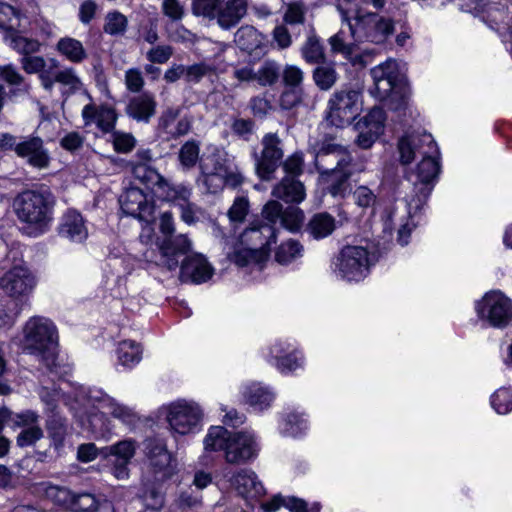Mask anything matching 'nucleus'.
<instances>
[{"label":"nucleus","instance_id":"nucleus-21","mask_svg":"<svg viewBox=\"0 0 512 512\" xmlns=\"http://www.w3.org/2000/svg\"><path fill=\"white\" fill-rule=\"evenodd\" d=\"M81 115L85 126L94 124L103 133L112 132L118 119L116 110L107 104H87L83 107Z\"/></svg>","mask_w":512,"mask_h":512},{"label":"nucleus","instance_id":"nucleus-11","mask_svg":"<svg viewBox=\"0 0 512 512\" xmlns=\"http://www.w3.org/2000/svg\"><path fill=\"white\" fill-rule=\"evenodd\" d=\"M121 209L126 215L135 217L146 223L140 238L149 242L153 235L151 223L153 221L154 204L148 200L146 194L137 187H129L119 199Z\"/></svg>","mask_w":512,"mask_h":512},{"label":"nucleus","instance_id":"nucleus-7","mask_svg":"<svg viewBox=\"0 0 512 512\" xmlns=\"http://www.w3.org/2000/svg\"><path fill=\"white\" fill-rule=\"evenodd\" d=\"M145 463L147 465L146 481L161 483L176 473V460L168 451L166 443L161 439L145 441Z\"/></svg>","mask_w":512,"mask_h":512},{"label":"nucleus","instance_id":"nucleus-44","mask_svg":"<svg viewBox=\"0 0 512 512\" xmlns=\"http://www.w3.org/2000/svg\"><path fill=\"white\" fill-rule=\"evenodd\" d=\"M307 427V420L304 415L293 412L282 420L281 431L287 436L296 437L304 432Z\"/></svg>","mask_w":512,"mask_h":512},{"label":"nucleus","instance_id":"nucleus-23","mask_svg":"<svg viewBox=\"0 0 512 512\" xmlns=\"http://www.w3.org/2000/svg\"><path fill=\"white\" fill-rule=\"evenodd\" d=\"M59 235L72 242L81 243L86 240L88 230L82 215L75 210H68L61 219Z\"/></svg>","mask_w":512,"mask_h":512},{"label":"nucleus","instance_id":"nucleus-1","mask_svg":"<svg viewBox=\"0 0 512 512\" xmlns=\"http://www.w3.org/2000/svg\"><path fill=\"white\" fill-rule=\"evenodd\" d=\"M75 402L78 407L72 406V409L82 410L94 429H102L105 426L107 415L127 426H134L139 421V416L132 407L119 403L101 389H81L77 393Z\"/></svg>","mask_w":512,"mask_h":512},{"label":"nucleus","instance_id":"nucleus-54","mask_svg":"<svg viewBox=\"0 0 512 512\" xmlns=\"http://www.w3.org/2000/svg\"><path fill=\"white\" fill-rule=\"evenodd\" d=\"M113 148L118 153H129L136 145V139L131 133L112 131Z\"/></svg>","mask_w":512,"mask_h":512},{"label":"nucleus","instance_id":"nucleus-57","mask_svg":"<svg viewBox=\"0 0 512 512\" xmlns=\"http://www.w3.org/2000/svg\"><path fill=\"white\" fill-rule=\"evenodd\" d=\"M213 72L214 67L205 62L185 66V80L190 83H198L203 77Z\"/></svg>","mask_w":512,"mask_h":512},{"label":"nucleus","instance_id":"nucleus-27","mask_svg":"<svg viewBox=\"0 0 512 512\" xmlns=\"http://www.w3.org/2000/svg\"><path fill=\"white\" fill-rule=\"evenodd\" d=\"M297 350L295 347L287 342V341H276L270 348V359L269 362H271L273 365L277 367V369L281 373H291L296 371L298 368H301L303 365V358L302 356H295L294 357V364H286L285 363V356L292 354L293 352H296Z\"/></svg>","mask_w":512,"mask_h":512},{"label":"nucleus","instance_id":"nucleus-62","mask_svg":"<svg viewBox=\"0 0 512 512\" xmlns=\"http://www.w3.org/2000/svg\"><path fill=\"white\" fill-rule=\"evenodd\" d=\"M23 70L28 74L40 75L46 71L47 62L42 56L26 55L20 60Z\"/></svg>","mask_w":512,"mask_h":512},{"label":"nucleus","instance_id":"nucleus-52","mask_svg":"<svg viewBox=\"0 0 512 512\" xmlns=\"http://www.w3.org/2000/svg\"><path fill=\"white\" fill-rule=\"evenodd\" d=\"M304 221L303 211L297 207L285 209L281 217V225L291 232L298 231Z\"/></svg>","mask_w":512,"mask_h":512},{"label":"nucleus","instance_id":"nucleus-64","mask_svg":"<svg viewBox=\"0 0 512 512\" xmlns=\"http://www.w3.org/2000/svg\"><path fill=\"white\" fill-rule=\"evenodd\" d=\"M95 496L89 493H82L73 496L70 510L73 512H91L97 504Z\"/></svg>","mask_w":512,"mask_h":512},{"label":"nucleus","instance_id":"nucleus-59","mask_svg":"<svg viewBox=\"0 0 512 512\" xmlns=\"http://www.w3.org/2000/svg\"><path fill=\"white\" fill-rule=\"evenodd\" d=\"M46 495L56 504L68 509L71 507L74 496L68 489L58 486H48L46 488Z\"/></svg>","mask_w":512,"mask_h":512},{"label":"nucleus","instance_id":"nucleus-40","mask_svg":"<svg viewBox=\"0 0 512 512\" xmlns=\"http://www.w3.org/2000/svg\"><path fill=\"white\" fill-rule=\"evenodd\" d=\"M264 37L252 26H242L235 33L234 41L242 49L253 51L263 43Z\"/></svg>","mask_w":512,"mask_h":512},{"label":"nucleus","instance_id":"nucleus-22","mask_svg":"<svg viewBox=\"0 0 512 512\" xmlns=\"http://www.w3.org/2000/svg\"><path fill=\"white\" fill-rule=\"evenodd\" d=\"M213 274L214 268L206 257L199 253L187 256L181 266L182 279L194 284L207 282Z\"/></svg>","mask_w":512,"mask_h":512},{"label":"nucleus","instance_id":"nucleus-63","mask_svg":"<svg viewBox=\"0 0 512 512\" xmlns=\"http://www.w3.org/2000/svg\"><path fill=\"white\" fill-rule=\"evenodd\" d=\"M178 209L180 210L181 220L187 225L196 224L203 216V210L190 200Z\"/></svg>","mask_w":512,"mask_h":512},{"label":"nucleus","instance_id":"nucleus-15","mask_svg":"<svg viewBox=\"0 0 512 512\" xmlns=\"http://www.w3.org/2000/svg\"><path fill=\"white\" fill-rule=\"evenodd\" d=\"M35 286V277L28 268L22 265H15L0 278L1 290L15 299L29 296Z\"/></svg>","mask_w":512,"mask_h":512},{"label":"nucleus","instance_id":"nucleus-48","mask_svg":"<svg viewBox=\"0 0 512 512\" xmlns=\"http://www.w3.org/2000/svg\"><path fill=\"white\" fill-rule=\"evenodd\" d=\"M136 452V442L132 439H125L111 445L108 454L114 459L131 461Z\"/></svg>","mask_w":512,"mask_h":512},{"label":"nucleus","instance_id":"nucleus-4","mask_svg":"<svg viewBox=\"0 0 512 512\" xmlns=\"http://www.w3.org/2000/svg\"><path fill=\"white\" fill-rule=\"evenodd\" d=\"M275 237L273 226L262 221H254L241 235V244L251 243L253 247H236L229 254V259L239 267L261 271L268 261V246L275 242Z\"/></svg>","mask_w":512,"mask_h":512},{"label":"nucleus","instance_id":"nucleus-60","mask_svg":"<svg viewBox=\"0 0 512 512\" xmlns=\"http://www.w3.org/2000/svg\"><path fill=\"white\" fill-rule=\"evenodd\" d=\"M180 113V108L168 107L158 119V130L170 137L173 126Z\"/></svg>","mask_w":512,"mask_h":512},{"label":"nucleus","instance_id":"nucleus-17","mask_svg":"<svg viewBox=\"0 0 512 512\" xmlns=\"http://www.w3.org/2000/svg\"><path fill=\"white\" fill-rule=\"evenodd\" d=\"M263 150L256 157V172L262 180H270L283 157L281 140L276 134H266L262 139Z\"/></svg>","mask_w":512,"mask_h":512},{"label":"nucleus","instance_id":"nucleus-14","mask_svg":"<svg viewBox=\"0 0 512 512\" xmlns=\"http://www.w3.org/2000/svg\"><path fill=\"white\" fill-rule=\"evenodd\" d=\"M230 162L226 153L216 148L204 154L200 158L201 175L198 178V184L208 193H217L222 190V177Z\"/></svg>","mask_w":512,"mask_h":512},{"label":"nucleus","instance_id":"nucleus-41","mask_svg":"<svg viewBox=\"0 0 512 512\" xmlns=\"http://www.w3.org/2000/svg\"><path fill=\"white\" fill-rule=\"evenodd\" d=\"M117 355L120 364L130 368L141 361L142 350L135 341L124 340L118 345Z\"/></svg>","mask_w":512,"mask_h":512},{"label":"nucleus","instance_id":"nucleus-42","mask_svg":"<svg viewBox=\"0 0 512 512\" xmlns=\"http://www.w3.org/2000/svg\"><path fill=\"white\" fill-rule=\"evenodd\" d=\"M303 247L295 240L283 242L276 250L275 259L278 263L287 265L302 257Z\"/></svg>","mask_w":512,"mask_h":512},{"label":"nucleus","instance_id":"nucleus-9","mask_svg":"<svg viewBox=\"0 0 512 512\" xmlns=\"http://www.w3.org/2000/svg\"><path fill=\"white\" fill-rule=\"evenodd\" d=\"M361 110V92L350 88L342 89L331 95L326 120L331 125L342 128L349 125Z\"/></svg>","mask_w":512,"mask_h":512},{"label":"nucleus","instance_id":"nucleus-47","mask_svg":"<svg viewBox=\"0 0 512 512\" xmlns=\"http://www.w3.org/2000/svg\"><path fill=\"white\" fill-rule=\"evenodd\" d=\"M313 79L321 90H329L337 81V72L331 64L320 65L314 70Z\"/></svg>","mask_w":512,"mask_h":512},{"label":"nucleus","instance_id":"nucleus-38","mask_svg":"<svg viewBox=\"0 0 512 512\" xmlns=\"http://www.w3.org/2000/svg\"><path fill=\"white\" fill-rule=\"evenodd\" d=\"M131 172L135 179L139 180L142 184L147 187L157 189L164 180V177L155 170L151 164L147 163H129Z\"/></svg>","mask_w":512,"mask_h":512},{"label":"nucleus","instance_id":"nucleus-2","mask_svg":"<svg viewBox=\"0 0 512 512\" xmlns=\"http://www.w3.org/2000/svg\"><path fill=\"white\" fill-rule=\"evenodd\" d=\"M22 333L23 351L36 356L50 372L58 374L57 330L53 322L43 316H33L24 324Z\"/></svg>","mask_w":512,"mask_h":512},{"label":"nucleus","instance_id":"nucleus-45","mask_svg":"<svg viewBox=\"0 0 512 512\" xmlns=\"http://www.w3.org/2000/svg\"><path fill=\"white\" fill-rule=\"evenodd\" d=\"M127 27L128 19L124 14L118 11H112L106 15L103 26V30L106 34L112 36L123 35L126 32Z\"/></svg>","mask_w":512,"mask_h":512},{"label":"nucleus","instance_id":"nucleus-36","mask_svg":"<svg viewBox=\"0 0 512 512\" xmlns=\"http://www.w3.org/2000/svg\"><path fill=\"white\" fill-rule=\"evenodd\" d=\"M55 81L61 86L63 95H72L83 90L84 85L76 70L65 67L55 74Z\"/></svg>","mask_w":512,"mask_h":512},{"label":"nucleus","instance_id":"nucleus-55","mask_svg":"<svg viewBox=\"0 0 512 512\" xmlns=\"http://www.w3.org/2000/svg\"><path fill=\"white\" fill-rule=\"evenodd\" d=\"M385 119L386 116L384 110L380 107H373L359 123L364 125L365 128H371L372 130L382 134Z\"/></svg>","mask_w":512,"mask_h":512},{"label":"nucleus","instance_id":"nucleus-58","mask_svg":"<svg viewBox=\"0 0 512 512\" xmlns=\"http://www.w3.org/2000/svg\"><path fill=\"white\" fill-rule=\"evenodd\" d=\"M249 212V201L246 197H237L230 209L228 217L232 223H242Z\"/></svg>","mask_w":512,"mask_h":512},{"label":"nucleus","instance_id":"nucleus-56","mask_svg":"<svg viewBox=\"0 0 512 512\" xmlns=\"http://www.w3.org/2000/svg\"><path fill=\"white\" fill-rule=\"evenodd\" d=\"M13 423V427L25 429L26 427H33V425H40V416L33 410H24L19 413L13 414L9 418Z\"/></svg>","mask_w":512,"mask_h":512},{"label":"nucleus","instance_id":"nucleus-32","mask_svg":"<svg viewBox=\"0 0 512 512\" xmlns=\"http://www.w3.org/2000/svg\"><path fill=\"white\" fill-rule=\"evenodd\" d=\"M246 13L245 0H231L224 6L220 5L216 18L218 24L224 28L229 29L235 26Z\"/></svg>","mask_w":512,"mask_h":512},{"label":"nucleus","instance_id":"nucleus-16","mask_svg":"<svg viewBox=\"0 0 512 512\" xmlns=\"http://www.w3.org/2000/svg\"><path fill=\"white\" fill-rule=\"evenodd\" d=\"M437 152V145L429 133H411L401 137L398 141L399 160L402 165L412 163L424 153Z\"/></svg>","mask_w":512,"mask_h":512},{"label":"nucleus","instance_id":"nucleus-18","mask_svg":"<svg viewBox=\"0 0 512 512\" xmlns=\"http://www.w3.org/2000/svg\"><path fill=\"white\" fill-rule=\"evenodd\" d=\"M258 451V443L253 433L248 431L232 432L226 450V461L231 464L245 463L255 458Z\"/></svg>","mask_w":512,"mask_h":512},{"label":"nucleus","instance_id":"nucleus-25","mask_svg":"<svg viewBox=\"0 0 512 512\" xmlns=\"http://www.w3.org/2000/svg\"><path fill=\"white\" fill-rule=\"evenodd\" d=\"M232 485L246 500H254L265 494V488L257 475L247 469L240 470L232 479Z\"/></svg>","mask_w":512,"mask_h":512},{"label":"nucleus","instance_id":"nucleus-53","mask_svg":"<svg viewBox=\"0 0 512 512\" xmlns=\"http://www.w3.org/2000/svg\"><path fill=\"white\" fill-rule=\"evenodd\" d=\"M179 160L185 169H190L199 159V146L195 141H187L179 151Z\"/></svg>","mask_w":512,"mask_h":512},{"label":"nucleus","instance_id":"nucleus-20","mask_svg":"<svg viewBox=\"0 0 512 512\" xmlns=\"http://www.w3.org/2000/svg\"><path fill=\"white\" fill-rule=\"evenodd\" d=\"M15 154L25 159L28 165L37 169H45L50 163L49 152L44 147L43 140L38 136L24 137L15 147Z\"/></svg>","mask_w":512,"mask_h":512},{"label":"nucleus","instance_id":"nucleus-31","mask_svg":"<svg viewBox=\"0 0 512 512\" xmlns=\"http://www.w3.org/2000/svg\"><path fill=\"white\" fill-rule=\"evenodd\" d=\"M273 196L285 202L300 203L305 199L304 185L293 177L286 176L272 191Z\"/></svg>","mask_w":512,"mask_h":512},{"label":"nucleus","instance_id":"nucleus-43","mask_svg":"<svg viewBox=\"0 0 512 512\" xmlns=\"http://www.w3.org/2000/svg\"><path fill=\"white\" fill-rule=\"evenodd\" d=\"M279 74V65L273 60H266L256 69V82L261 86H271L277 82Z\"/></svg>","mask_w":512,"mask_h":512},{"label":"nucleus","instance_id":"nucleus-5","mask_svg":"<svg viewBox=\"0 0 512 512\" xmlns=\"http://www.w3.org/2000/svg\"><path fill=\"white\" fill-rule=\"evenodd\" d=\"M439 150L435 153H424L415 171L409 175L413 184L412 194L406 197L407 213L413 218L426 204L433 189V181L439 173Z\"/></svg>","mask_w":512,"mask_h":512},{"label":"nucleus","instance_id":"nucleus-30","mask_svg":"<svg viewBox=\"0 0 512 512\" xmlns=\"http://www.w3.org/2000/svg\"><path fill=\"white\" fill-rule=\"evenodd\" d=\"M281 506L287 508L291 512H319L320 504L314 503L311 508L308 510L307 503L297 497H282L275 496L270 501L263 503L261 508L264 512H275Z\"/></svg>","mask_w":512,"mask_h":512},{"label":"nucleus","instance_id":"nucleus-3","mask_svg":"<svg viewBox=\"0 0 512 512\" xmlns=\"http://www.w3.org/2000/svg\"><path fill=\"white\" fill-rule=\"evenodd\" d=\"M55 198L47 190H26L13 201L18 220L27 225L29 234L39 236L47 232L54 219Z\"/></svg>","mask_w":512,"mask_h":512},{"label":"nucleus","instance_id":"nucleus-34","mask_svg":"<svg viewBox=\"0 0 512 512\" xmlns=\"http://www.w3.org/2000/svg\"><path fill=\"white\" fill-rule=\"evenodd\" d=\"M157 192L161 193L164 200L173 203L176 207L183 206L192 196V188L184 184H170L165 178Z\"/></svg>","mask_w":512,"mask_h":512},{"label":"nucleus","instance_id":"nucleus-46","mask_svg":"<svg viewBox=\"0 0 512 512\" xmlns=\"http://www.w3.org/2000/svg\"><path fill=\"white\" fill-rule=\"evenodd\" d=\"M302 56L306 62L316 64L324 61L325 54L323 46L320 40L315 35H311L307 38L305 44L302 47Z\"/></svg>","mask_w":512,"mask_h":512},{"label":"nucleus","instance_id":"nucleus-24","mask_svg":"<svg viewBox=\"0 0 512 512\" xmlns=\"http://www.w3.org/2000/svg\"><path fill=\"white\" fill-rule=\"evenodd\" d=\"M192 248V241L186 234H178L174 237L165 238L159 245L163 257L166 258V265L169 270L178 266V256L188 253Z\"/></svg>","mask_w":512,"mask_h":512},{"label":"nucleus","instance_id":"nucleus-26","mask_svg":"<svg viewBox=\"0 0 512 512\" xmlns=\"http://www.w3.org/2000/svg\"><path fill=\"white\" fill-rule=\"evenodd\" d=\"M157 102L153 94L144 92L130 99L126 113L138 122L148 123L155 115Z\"/></svg>","mask_w":512,"mask_h":512},{"label":"nucleus","instance_id":"nucleus-6","mask_svg":"<svg viewBox=\"0 0 512 512\" xmlns=\"http://www.w3.org/2000/svg\"><path fill=\"white\" fill-rule=\"evenodd\" d=\"M376 261L374 250L361 245H347L336 258L334 272L341 279L359 282L367 277Z\"/></svg>","mask_w":512,"mask_h":512},{"label":"nucleus","instance_id":"nucleus-37","mask_svg":"<svg viewBox=\"0 0 512 512\" xmlns=\"http://www.w3.org/2000/svg\"><path fill=\"white\" fill-rule=\"evenodd\" d=\"M308 232L315 239L329 236L335 229V219L328 213L315 214L307 226Z\"/></svg>","mask_w":512,"mask_h":512},{"label":"nucleus","instance_id":"nucleus-51","mask_svg":"<svg viewBox=\"0 0 512 512\" xmlns=\"http://www.w3.org/2000/svg\"><path fill=\"white\" fill-rule=\"evenodd\" d=\"M44 437V431L40 425H33V427H26L16 437V444L20 448L30 447L35 445L39 440Z\"/></svg>","mask_w":512,"mask_h":512},{"label":"nucleus","instance_id":"nucleus-61","mask_svg":"<svg viewBox=\"0 0 512 512\" xmlns=\"http://www.w3.org/2000/svg\"><path fill=\"white\" fill-rule=\"evenodd\" d=\"M124 82L126 89L132 93L140 92L145 84L143 73L137 67L129 68L126 70Z\"/></svg>","mask_w":512,"mask_h":512},{"label":"nucleus","instance_id":"nucleus-10","mask_svg":"<svg viewBox=\"0 0 512 512\" xmlns=\"http://www.w3.org/2000/svg\"><path fill=\"white\" fill-rule=\"evenodd\" d=\"M374 88L371 93L379 100L402 99L403 100V76L399 63L388 59L371 70Z\"/></svg>","mask_w":512,"mask_h":512},{"label":"nucleus","instance_id":"nucleus-12","mask_svg":"<svg viewBox=\"0 0 512 512\" xmlns=\"http://www.w3.org/2000/svg\"><path fill=\"white\" fill-rule=\"evenodd\" d=\"M336 155L341 156L337 159V166L331 170L329 173V186L328 192L333 197H344L349 184L348 179L351 176V171L348 169L350 164V160L348 156L344 153V149L341 145L336 143H322L320 147L316 148V159L318 160L322 156L328 155Z\"/></svg>","mask_w":512,"mask_h":512},{"label":"nucleus","instance_id":"nucleus-49","mask_svg":"<svg viewBox=\"0 0 512 512\" xmlns=\"http://www.w3.org/2000/svg\"><path fill=\"white\" fill-rule=\"evenodd\" d=\"M491 405L498 414L512 411V392L509 388H500L491 396Z\"/></svg>","mask_w":512,"mask_h":512},{"label":"nucleus","instance_id":"nucleus-8","mask_svg":"<svg viewBox=\"0 0 512 512\" xmlns=\"http://www.w3.org/2000/svg\"><path fill=\"white\" fill-rule=\"evenodd\" d=\"M479 320L494 328L512 324V300L499 290H492L475 302Z\"/></svg>","mask_w":512,"mask_h":512},{"label":"nucleus","instance_id":"nucleus-33","mask_svg":"<svg viewBox=\"0 0 512 512\" xmlns=\"http://www.w3.org/2000/svg\"><path fill=\"white\" fill-rule=\"evenodd\" d=\"M231 433L232 432L228 431L226 428L222 426L211 427L203 440V461H206V459L208 458V454L210 452L224 451V453L226 454Z\"/></svg>","mask_w":512,"mask_h":512},{"label":"nucleus","instance_id":"nucleus-50","mask_svg":"<svg viewBox=\"0 0 512 512\" xmlns=\"http://www.w3.org/2000/svg\"><path fill=\"white\" fill-rule=\"evenodd\" d=\"M19 26V13L9 4L0 2V28L6 33Z\"/></svg>","mask_w":512,"mask_h":512},{"label":"nucleus","instance_id":"nucleus-35","mask_svg":"<svg viewBox=\"0 0 512 512\" xmlns=\"http://www.w3.org/2000/svg\"><path fill=\"white\" fill-rule=\"evenodd\" d=\"M46 430L51 440V446L56 450L62 448L68 430L66 419L53 413L46 420Z\"/></svg>","mask_w":512,"mask_h":512},{"label":"nucleus","instance_id":"nucleus-29","mask_svg":"<svg viewBox=\"0 0 512 512\" xmlns=\"http://www.w3.org/2000/svg\"><path fill=\"white\" fill-rule=\"evenodd\" d=\"M55 50L65 60L73 64H80L88 58V52L83 43L70 36L60 38L56 43Z\"/></svg>","mask_w":512,"mask_h":512},{"label":"nucleus","instance_id":"nucleus-39","mask_svg":"<svg viewBox=\"0 0 512 512\" xmlns=\"http://www.w3.org/2000/svg\"><path fill=\"white\" fill-rule=\"evenodd\" d=\"M5 42L23 56L36 53L40 50V43L21 35L16 29L5 33Z\"/></svg>","mask_w":512,"mask_h":512},{"label":"nucleus","instance_id":"nucleus-19","mask_svg":"<svg viewBox=\"0 0 512 512\" xmlns=\"http://www.w3.org/2000/svg\"><path fill=\"white\" fill-rule=\"evenodd\" d=\"M474 10L480 15L491 29L502 34L506 31L509 19L507 1L502 0H472Z\"/></svg>","mask_w":512,"mask_h":512},{"label":"nucleus","instance_id":"nucleus-13","mask_svg":"<svg viewBox=\"0 0 512 512\" xmlns=\"http://www.w3.org/2000/svg\"><path fill=\"white\" fill-rule=\"evenodd\" d=\"M165 412L170 429L180 435H187L197 430L202 418V410L193 401H175L165 407Z\"/></svg>","mask_w":512,"mask_h":512},{"label":"nucleus","instance_id":"nucleus-28","mask_svg":"<svg viewBox=\"0 0 512 512\" xmlns=\"http://www.w3.org/2000/svg\"><path fill=\"white\" fill-rule=\"evenodd\" d=\"M242 395L245 402L255 412L269 408L274 401V393L261 383H250L243 387Z\"/></svg>","mask_w":512,"mask_h":512}]
</instances>
